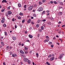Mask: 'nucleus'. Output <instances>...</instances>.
<instances>
[{"mask_svg": "<svg viewBox=\"0 0 65 65\" xmlns=\"http://www.w3.org/2000/svg\"><path fill=\"white\" fill-rule=\"evenodd\" d=\"M43 10V9L41 7H40L38 9V11H42Z\"/></svg>", "mask_w": 65, "mask_h": 65, "instance_id": "nucleus-1", "label": "nucleus"}, {"mask_svg": "<svg viewBox=\"0 0 65 65\" xmlns=\"http://www.w3.org/2000/svg\"><path fill=\"white\" fill-rule=\"evenodd\" d=\"M29 10H31L33 9V7L32 6H30L28 8Z\"/></svg>", "mask_w": 65, "mask_h": 65, "instance_id": "nucleus-2", "label": "nucleus"}, {"mask_svg": "<svg viewBox=\"0 0 65 65\" xmlns=\"http://www.w3.org/2000/svg\"><path fill=\"white\" fill-rule=\"evenodd\" d=\"M8 14H9V15H10L12 14V12L10 11H9L8 12Z\"/></svg>", "mask_w": 65, "mask_h": 65, "instance_id": "nucleus-3", "label": "nucleus"}, {"mask_svg": "<svg viewBox=\"0 0 65 65\" xmlns=\"http://www.w3.org/2000/svg\"><path fill=\"white\" fill-rule=\"evenodd\" d=\"M23 60L24 61H25V62H27V61H28V60L29 59L26 58H24L23 59Z\"/></svg>", "mask_w": 65, "mask_h": 65, "instance_id": "nucleus-4", "label": "nucleus"}, {"mask_svg": "<svg viewBox=\"0 0 65 65\" xmlns=\"http://www.w3.org/2000/svg\"><path fill=\"white\" fill-rule=\"evenodd\" d=\"M55 59V57H53L52 58H51L50 59V61H52L53 60H54Z\"/></svg>", "mask_w": 65, "mask_h": 65, "instance_id": "nucleus-5", "label": "nucleus"}, {"mask_svg": "<svg viewBox=\"0 0 65 65\" xmlns=\"http://www.w3.org/2000/svg\"><path fill=\"white\" fill-rule=\"evenodd\" d=\"M62 12H60L58 13V15H62Z\"/></svg>", "mask_w": 65, "mask_h": 65, "instance_id": "nucleus-6", "label": "nucleus"}, {"mask_svg": "<svg viewBox=\"0 0 65 65\" xmlns=\"http://www.w3.org/2000/svg\"><path fill=\"white\" fill-rule=\"evenodd\" d=\"M20 53H21V54H24V52H23L22 50H20Z\"/></svg>", "mask_w": 65, "mask_h": 65, "instance_id": "nucleus-7", "label": "nucleus"}, {"mask_svg": "<svg viewBox=\"0 0 65 65\" xmlns=\"http://www.w3.org/2000/svg\"><path fill=\"white\" fill-rule=\"evenodd\" d=\"M2 3H4L5 2V3H7V1L6 0H3L2 2Z\"/></svg>", "mask_w": 65, "mask_h": 65, "instance_id": "nucleus-8", "label": "nucleus"}, {"mask_svg": "<svg viewBox=\"0 0 65 65\" xmlns=\"http://www.w3.org/2000/svg\"><path fill=\"white\" fill-rule=\"evenodd\" d=\"M27 62L29 64H31V61L29 59L27 61Z\"/></svg>", "mask_w": 65, "mask_h": 65, "instance_id": "nucleus-9", "label": "nucleus"}, {"mask_svg": "<svg viewBox=\"0 0 65 65\" xmlns=\"http://www.w3.org/2000/svg\"><path fill=\"white\" fill-rule=\"evenodd\" d=\"M31 19H29L28 20V23H30L31 22Z\"/></svg>", "mask_w": 65, "mask_h": 65, "instance_id": "nucleus-10", "label": "nucleus"}, {"mask_svg": "<svg viewBox=\"0 0 65 65\" xmlns=\"http://www.w3.org/2000/svg\"><path fill=\"white\" fill-rule=\"evenodd\" d=\"M29 37H30V38H32V37H33V36H32L30 35H29Z\"/></svg>", "mask_w": 65, "mask_h": 65, "instance_id": "nucleus-11", "label": "nucleus"}, {"mask_svg": "<svg viewBox=\"0 0 65 65\" xmlns=\"http://www.w3.org/2000/svg\"><path fill=\"white\" fill-rule=\"evenodd\" d=\"M13 39L14 40H16V37H13Z\"/></svg>", "mask_w": 65, "mask_h": 65, "instance_id": "nucleus-12", "label": "nucleus"}, {"mask_svg": "<svg viewBox=\"0 0 65 65\" xmlns=\"http://www.w3.org/2000/svg\"><path fill=\"white\" fill-rule=\"evenodd\" d=\"M8 49H9V46H7V48H6V50L7 51H8Z\"/></svg>", "mask_w": 65, "mask_h": 65, "instance_id": "nucleus-13", "label": "nucleus"}, {"mask_svg": "<svg viewBox=\"0 0 65 65\" xmlns=\"http://www.w3.org/2000/svg\"><path fill=\"white\" fill-rule=\"evenodd\" d=\"M19 14L20 15H23V14L22 13L20 12Z\"/></svg>", "mask_w": 65, "mask_h": 65, "instance_id": "nucleus-14", "label": "nucleus"}, {"mask_svg": "<svg viewBox=\"0 0 65 65\" xmlns=\"http://www.w3.org/2000/svg\"><path fill=\"white\" fill-rule=\"evenodd\" d=\"M1 44L2 45H3V46H4V43H3V42H1Z\"/></svg>", "mask_w": 65, "mask_h": 65, "instance_id": "nucleus-15", "label": "nucleus"}, {"mask_svg": "<svg viewBox=\"0 0 65 65\" xmlns=\"http://www.w3.org/2000/svg\"><path fill=\"white\" fill-rule=\"evenodd\" d=\"M36 55L37 57H38V53H36Z\"/></svg>", "mask_w": 65, "mask_h": 65, "instance_id": "nucleus-16", "label": "nucleus"}, {"mask_svg": "<svg viewBox=\"0 0 65 65\" xmlns=\"http://www.w3.org/2000/svg\"><path fill=\"white\" fill-rule=\"evenodd\" d=\"M18 6L19 7H21V4H19L18 5Z\"/></svg>", "mask_w": 65, "mask_h": 65, "instance_id": "nucleus-17", "label": "nucleus"}, {"mask_svg": "<svg viewBox=\"0 0 65 65\" xmlns=\"http://www.w3.org/2000/svg\"><path fill=\"white\" fill-rule=\"evenodd\" d=\"M46 64L48 65H51V64H50V63H48V62H46Z\"/></svg>", "mask_w": 65, "mask_h": 65, "instance_id": "nucleus-18", "label": "nucleus"}, {"mask_svg": "<svg viewBox=\"0 0 65 65\" xmlns=\"http://www.w3.org/2000/svg\"><path fill=\"white\" fill-rule=\"evenodd\" d=\"M1 22L2 23H4V20H2Z\"/></svg>", "mask_w": 65, "mask_h": 65, "instance_id": "nucleus-19", "label": "nucleus"}, {"mask_svg": "<svg viewBox=\"0 0 65 65\" xmlns=\"http://www.w3.org/2000/svg\"><path fill=\"white\" fill-rule=\"evenodd\" d=\"M33 15L34 17H36V15L35 14H34Z\"/></svg>", "mask_w": 65, "mask_h": 65, "instance_id": "nucleus-20", "label": "nucleus"}, {"mask_svg": "<svg viewBox=\"0 0 65 65\" xmlns=\"http://www.w3.org/2000/svg\"><path fill=\"white\" fill-rule=\"evenodd\" d=\"M5 10L4 9H2V11H1L2 12H4V11Z\"/></svg>", "mask_w": 65, "mask_h": 65, "instance_id": "nucleus-21", "label": "nucleus"}, {"mask_svg": "<svg viewBox=\"0 0 65 65\" xmlns=\"http://www.w3.org/2000/svg\"><path fill=\"white\" fill-rule=\"evenodd\" d=\"M24 49H25V50H28V47H25L24 48Z\"/></svg>", "mask_w": 65, "mask_h": 65, "instance_id": "nucleus-22", "label": "nucleus"}, {"mask_svg": "<svg viewBox=\"0 0 65 65\" xmlns=\"http://www.w3.org/2000/svg\"><path fill=\"white\" fill-rule=\"evenodd\" d=\"M51 57H52V55H50L48 56V58H51Z\"/></svg>", "mask_w": 65, "mask_h": 65, "instance_id": "nucleus-23", "label": "nucleus"}, {"mask_svg": "<svg viewBox=\"0 0 65 65\" xmlns=\"http://www.w3.org/2000/svg\"><path fill=\"white\" fill-rule=\"evenodd\" d=\"M47 24H48V25H51V23L50 22H48L47 23Z\"/></svg>", "mask_w": 65, "mask_h": 65, "instance_id": "nucleus-24", "label": "nucleus"}, {"mask_svg": "<svg viewBox=\"0 0 65 65\" xmlns=\"http://www.w3.org/2000/svg\"><path fill=\"white\" fill-rule=\"evenodd\" d=\"M62 57H63V56H60L59 57V59H60V58H62Z\"/></svg>", "mask_w": 65, "mask_h": 65, "instance_id": "nucleus-25", "label": "nucleus"}, {"mask_svg": "<svg viewBox=\"0 0 65 65\" xmlns=\"http://www.w3.org/2000/svg\"><path fill=\"white\" fill-rule=\"evenodd\" d=\"M45 1H46V0H42V1L43 3H44V2H45Z\"/></svg>", "mask_w": 65, "mask_h": 65, "instance_id": "nucleus-26", "label": "nucleus"}, {"mask_svg": "<svg viewBox=\"0 0 65 65\" xmlns=\"http://www.w3.org/2000/svg\"><path fill=\"white\" fill-rule=\"evenodd\" d=\"M5 34L6 36H7V33L6 32V31L5 32Z\"/></svg>", "mask_w": 65, "mask_h": 65, "instance_id": "nucleus-27", "label": "nucleus"}, {"mask_svg": "<svg viewBox=\"0 0 65 65\" xmlns=\"http://www.w3.org/2000/svg\"><path fill=\"white\" fill-rule=\"evenodd\" d=\"M40 21L39 20H38V21L37 22L38 23H40Z\"/></svg>", "mask_w": 65, "mask_h": 65, "instance_id": "nucleus-28", "label": "nucleus"}, {"mask_svg": "<svg viewBox=\"0 0 65 65\" xmlns=\"http://www.w3.org/2000/svg\"><path fill=\"white\" fill-rule=\"evenodd\" d=\"M39 4L40 5H41V4H42V3L41 2H39Z\"/></svg>", "mask_w": 65, "mask_h": 65, "instance_id": "nucleus-29", "label": "nucleus"}, {"mask_svg": "<svg viewBox=\"0 0 65 65\" xmlns=\"http://www.w3.org/2000/svg\"><path fill=\"white\" fill-rule=\"evenodd\" d=\"M41 28L42 30H43V26H41Z\"/></svg>", "mask_w": 65, "mask_h": 65, "instance_id": "nucleus-30", "label": "nucleus"}, {"mask_svg": "<svg viewBox=\"0 0 65 65\" xmlns=\"http://www.w3.org/2000/svg\"><path fill=\"white\" fill-rule=\"evenodd\" d=\"M36 27L37 28H38L39 27V24H37L36 25Z\"/></svg>", "mask_w": 65, "mask_h": 65, "instance_id": "nucleus-31", "label": "nucleus"}, {"mask_svg": "<svg viewBox=\"0 0 65 65\" xmlns=\"http://www.w3.org/2000/svg\"><path fill=\"white\" fill-rule=\"evenodd\" d=\"M3 26H4V27H5L6 26V24H4L3 25Z\"/></svg>", "mask_w": 65, "mask_h": 65, "instance_id": "nucleus-32", "label": "nucleus"}, {"mask_svg": "<svg viewBox=\"0 0 65 65\" xmlns=\"http://www.w3.org/2000/svg\"><path fill=\"white\" fill-rule=\"evenodd\" d=\"M31 23L32 24V25H34V23L33 21H31Z\"/></svg>", "mask_w": 65, "mask_h": 65, "instance_id": "nucleus-33", "label": "nucleus"}, {"mask_svg": "<svg viewBox=\"0 0 65 65\" xmlns=\"http://www.w3.org/2000/svg\"><path fill=\"white\" fill-rule=\"evenodd\" d=\"M49 41V39H46V42H48V41Z\"/></svg>", "mask_w": 65, "mask_h": 65, "instance_id": "nucleus-34", "label": "nucleus"}, {"mask_svg": "<svg viewBox=\"0 0 65 65\" xmlns=\"http://www.w3.org/2000/svg\"><path fill=\"white\" fill-rule=\"evenodd\" d=\"M24 22H25V20H23L22 21V23H24Z\"/></svg>", "mask_w": 65, "mask_h": 65, "instance_id": "nucleus-35", "label": "nucleus"}, {"mask_svg": "<svg viewBox=\"0 0 65 65\" xmlns=\"http://www.w3.org/2000/svg\"><path fill=\"white\" fill-rule=\"evenodd\" d=\"M54 4H57V2H56V1H54Z\"/></svg>", "mask_w": 65, "mask_h": 65, "instance_id": "nucleus-36", "label": "nucleus"}, {"mask_svg": "<svg viewBox=\"0 0 65 65\" xmlns=\"http://www.w3.org/2000/svg\"><path fill=\"white\" fill-rule=\"evenodd\" d=\"M18 45H21V42L19 43Z\"/></svg>", "mask_w": 65, "mask_h": 65, "instance_id": "nucleus-37", "label": "nucleus"}, {"mask_svg": "<svg viewBox=\"0 0 65 65\" xmlns=\"http://www.w3.org/2000/svg\"><path fill=\"white\" fill-rule=\"evenodd\" d=\"M27 6L26 5H25L24 6V7L25 8H26V6Z\"/></svg>", "mask_w": 65, "mask_h": 65, "instance_id": "nucleus-38", "label": "nucleus"}, {"mask_svg": "<svg viewBox=\"0 0 65 65\" xmlns=\"http://www.w3.org/2000/svg\"><path fill=\"white\" fill-rule=\"evenodd\" d=\"M10 6H9L7 8L8 9H10Z\"/></svg>", "mask_w": 65, "mask_h": 65, "instance_id": "nucleus-39", "label": "nucleus"}, {"mask_svg": "<svg viewBox=\"0 0 65 65\" xmlns=\"http://www.w3.org/2000/svg\"><path fill=\"white\" fill-rule=\"evenodd\" d=\"M51 47H53L54 46V45L53 44H52V45H51Z\"/></svg>", "mask_w": 65, "mask_h": 65, "instance_id": "nucleus-40", "label": "nucleus"}, {"mask_svg": "<svg viewBox=\"0 0 65 65\" xmlns=\"http://www.w3.org/2000/svg\"><path fill=\"white\" fill-rule=\"evenodd\" d=\"M18 19H19L20 20V19H21V17H18Z\"/></svg>", "mask_w": 65, "mask_h": 65, "instance_id": "nucleus-41", "label": "nucleus"}, {"mask_svg": "<svg viewBox=\"0 0 65 65\" xmlns=\"http://www.w3.org/2000/svg\"><path fill=\"white\" fill-rule=\"evenodd\" d=\"M52 43V42H50L49 43V44H51Z\"/></svg>", "mask_w": 65, "mask_h": 65, "instance_id": "nucleus-42", "label": "nucleus"}, {"mask_svg": "<svg viewBox=\"0 0 65 65\" xmlns=\"http://www.w3.org/2000/svg\"><path fill=\"white\" fill-rule=\"evenodd\" d=\"M52 57H54V56H55V55H54V54H52Z\"/></svg>", "mask_w": 65, "mask_h": 65, "instance_id": "nucleus-43", "label": "nucleus"}, {"mask_svg": "<svg viewBox=\"0 0 65 65\" xmlns=\"http://www.w3.org/2000/svg\"><path fill=\"white\" fill-rule=\"evenodd\" d=\"M46 38H47V39H48V38H49V37L47 36L46 37Z\"/></svg>", "mask_w": 65, "mask_h": 65, "instance_id": "nucleus-44", "label": "nucleus"}, {"mask_svg": "<svg viewBox=\"0 0 65 65\" xmlns=\"http://www.w3.org/2000/svg\"><path fill=\"white\" fill-rule=\"evenodd\" d=\"M14 18H13L12 19V21H13V22H14Z\"/></svg>", "mask_w": 65, "mask_h": 65, "instance_id": "nucleus-45", "label": "nucleus"}, {"mask_svg": "<svg viewBox=\"0 0 65 65\" xmlns=\"http://www.w3.org/2000/svg\"><path fill=\"white\" fill-rule=\"evenodd\" d=\"M60 4L61 5H63V3H62V2Z\"/></svg>", "mask_w": 65, "mask_h": 65, "instance_id": "nucleus-46", "label": "nucleus"}, {"mask_svg": "<svg viewBox=\"0 0 65 65\" xmlns=\"http://www.w3.org/2000/svg\"><path fill=\"white\" fill-rule=\"evenodd\" d=\"M12 56L13 57H14V54H13L12 55Z\"/></svg>", "mask_w": 65, "mask_h": 65, "instance_id": "nucleus-47", "label": "nucleus"}, {"mask_svg": "<svg viewBox=\"0 0 65 65\" xmlns=\"http://www.w3.org/2000/svg\"><path fill=\"white\" fill-rule=\"evenodd\" d=\"M50 3L51 4H52V3H53V2L52 1H51L50 2Z\"/></svg>", "mask_w": 65, "mask_h": 65, "instance_id": "nucleus-48", "label": "nucleus"}, {"mask_svg": "<svg viewBox=\"0 0 65 65\" xmlns=\"http://www.w3.org/2000/svg\"><path fill=\"white\" fill-rule=\"evenodd\" d=\"M42 21L43 22H45V20L44 19L42 20Z\"/></svg>", "mask_w": 65, "mask_h": 65, "instance_id": "nucleus-49", "label": "nucleus"}, {"mask_svg": "<svg viewBox=\"0 0 65 65\" xmlns=\"http://www.w3.org/2000/svg\"><path fill=\"white\" fill-rule=\"evenodd\" d=\"M23 58H25V55H23Z\"/></svg>", "mask_w": 65, "mask_h": 65, "instance_id": "nucleus-50", "label": "nucleus"}, {"mask_svg": "<svg viewBox=\"0 0 65 65\" xmlns=\"http://www.w3.org/2000/svg\"><path fill=\"white\" fill-rule=\"evenodd\" d=\"M29 30H32V28H31V27H30L29 28Z\"/></svg>", "mask_w": 65, "mask_h": 65, "instance_id": "nucleus-51", "label": "nucleus"}, {"mask_svg": "<svg viewBox=\"0 0 65 65\" xmlns=\"http://www.w3.org/2000/svg\"><path fill=\"white\" fill-rule=\"evenodd\" d=\"M2 19H3V20L4 21V20H5V18H2Z\"/></svg>", "mask_w": 65, "mask_h": 65, "instance_id": "nucleus-52", "label": "nucleus"}, {"mask_svg": "<svg viewBox=\"0 0 65 65\" xmlns=\"http://www.w3.org/2000/svg\"><path fill=\"white\" fill-rule=\"evenodd\" d=\"M6 16L7 17V16H8V14H6Z\"/></svg>", "mask_w": 65, "mask_h": 65, "instance_id": "nucleus-53", "label": "nucleus"}, {"mask_svg": "<svg viewBox=\"0 0 65 65\" xmlns=\"http://www.w3.org/2000/svg\"><path fill=\"white\" fill-rule=\"evenodd\" d=\"M25 34H27V31H25Z\"/></svg>", "mask_w": 65, "mask_h": 65, "instance_id": "nucleus-54", "label": "nucleus"}, {"mask_svg": "<svg viewBox=\"0 0 65 65\" xmlns=\"http://www.w3.org/2000/svg\"><path fill=\"white\" fill-rule=\"evenodd\" d=\"M26 41L27 42H29V40H26Z\"/></svg>", "mask_w": 65, "mask_h": 65, "instance_id": "nucleus-55", "label": "nucleus"}, {"mask_svg": "<svg viewBox=\"0 0 65 65\" xmlns=\"http://www.w3.org/2000/svg\"><path fill=\"white\" fill-rule=\"evenodd\" d=\"M21 45L22 46H24V44L23 43Z\"/></svg>", "mask_w": 65, "mask_h": 65, "instance_id": "nucleus-56", "label": "nucleus"}, {"mask_svg": "<svg viewBox=\"0 0 65 65\" xmlns=\"http://www.w3.org/2000/svg\"><path fill=\"white\" fill-rule=\"evenodd\" d=\"M2 46L0 45V48H2Z\"/></svg>", "mask_w": 65, "mask_h": 65, "instance_id": "nucleus-57", "label": "nucleus"}, {"mask_svg": "<svg viewBox=\"0 0 65 65\" xmlns=\"http://www.w3.org/2000/svg\"><path fill=\"white\" fill-rule=\"evenodd\" d=\"M28 52H25V54H28Z\"/></svg>", "mask_w": 65, "mask_h": 65, "instance_id": "nucleus-58", "label": "nucleus"}, {"mask_svg": "<svg viewBox=\"0 0 65 65\" xmlns=\"http://www.w3.org/2000/svg\"><path fill=\"white\" fill-rule=\"evenodd\" d=\"M65 27V25H63L62 26V27Z\"/></svg>", "mask_w": 65, "mask_h": 65, "instance_id": "nucleus-59", "label": "nucleus"}, {"mask_svg": "<svg viewBox=\"0 0 65 65\" xmlns=\"http://www.w3.org/2000/svg\"><path fill=\"white\" fill-rule=\"evenodd\" d=\"M15 28H17V25H15Z\"/></svg>", "mask_w": 65, "mask_h": 65, "instance_id": "nucleus-60", "label": "nucleus"}, {"mask_svg": "<svg viewBox=\"0 0 65 65\" xmlns=\"http://www.w3.org/2000/svg\"><path fill=\"white\" fill-rule=\"evenodd\" d=\"M34 18H33V17H31V19H34Z\"/></svg>", "mask_w": 65, "mask_h": 65, "instance_id": "nucleus-61", "label": "nucleus"}, {"mask_svg": "<svg viewBox=\"0 0 65 65\" xmlns=\"http://www.w3.org/2000/svg\"><path fill=\"white\" fill-rule=\"evenodd\" d=\"M14 57H15V56H17V55L16 54H14Z\"/></svg>", "mask_w": 65, "mask_h": 65, "instance_id": "nucleus-62", "label": "nucleus"}, {"mask_svg": "<svg viewBox=\"0 0 65 65\" xmlns=\"http://www.w3.org/2000/svg\"><path fill=\"white\" fill-rule=\"evenodd\" d=\"M3 64L4 65H6L5 63V62H3Z\"/></svg>", "mask_w": 65, "mask_h": 65, "instance_id": "nucleus-63", "label": "nucleus"}, {"mask_svg": "<svg viewBox=\"0 0 65 65\" xmlns=\"http://www.w3.org/2000/svg\"><path fill=\"white\" fill-rule=\"evenodd\" d=\"M60 23H61V21H59V22L58 23L59 24H60Z\"/></svg>", "mask_w": 65, "mask_h": 65, "instance_id": "nucleus-64", "label": "nucleus"}]
</instances>
